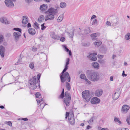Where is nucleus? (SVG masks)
<instances>
[{
  "label": "nucleus",
  "instance_id": "f257e3e1",
  "mask_svg": "<svg viewBox=\"0 0 130 130\" xmlns=\"http://www.w3.org/2000/svg\"><path fill=\"white\" fill-rule=\"evenodd\" d=\"M88 77L89 79L93 82H97L99 80L100 76L99 73L95 71L89 70L88 71Z\"/></svg>",
  "mask_w": 130,
  "mask_h": 130
},
{
  "label": "nucleus",
  "instance_id": "f03ea898",
  "mask_svg": "<svg viewBox=\"0 0 130 130\" xmlns=\"http://www.w3.org/2000/svg\"><path fill=\"white\" fill-rule=\"evenodd\" d=\"M41 74H39L37 75V79L36 76H34L32 79H30L29 81V83L30 88L32 90H34L36 89L37 83L39 84L40 79L41 76Z\"/></svg>",
  "mask_w": 130,
  "mask_h": 130
},
{
  "label": "nucleus",
  "instance_id": "7ed1b4c3",
  "mask_svg": "<svg viewBox=\"0 0 130 130\" xmlns=\"http://www.w3.org/2000/svg\"><path fill=\"white\" fill-rule=\"evenodd\" d=\"M60 9L59 6L56 5L54 6V7H51L48 9L45 12L46 13H51L53 15L56 14H57L58 11Z\"/></svg>",
  "mask_w": 130,
  "mask_h": 130
},
{
  "label": "nucleus",
  "instance_id": "20e7f679",
  "mask_svg": "<svg viewBox=\"0 0 130 130\" xmlns=\"http://www.w3.org/2000/svg\"><path fill=\"white\" fill-rule=\"evenodd\" d=\"M60 77L62 83L64 82L67 79L68 82H70V78L69 73L68 72H66L63 74H60Z\"/></svg>",
  "mask_w": 130,
  "mask_h": 130
},
{
  "label": "nucleus",
  "instance_id": "39448f33",
  "mask_svg": "<svg viewBox=\"0 0 130 130\" xmlns=\"http://www.w3.org/2000/svg\"><path fill=\"white\" fill-rule=\"evenodd\" d=\"M68 117V120L69 123L72 125H74L75 123V120L74 117V114L73 112L71 113H69L68 112L66 113V118Z\"/></svg>",
  "mask_w": 130,
  "mask_h": 130
},
{
  "label": "nucleus",
  "instance_id": "423d86ee",
  "mask_svg": "<svg viewBox=\"0 0 130 130\" xmlns=\"http://www.w3.org/2000/svg\"><path fill=\"white\" fill-rule=\"evenodd\" d=\"M83 98L88 102L89 101L91 98L90 94L89 91L86 90L83 91L82 93Z\"/></svg>",
  "mask_w": 130,
  "mask_h": 130
},
{
  "label": "nucleus",
  "instance_id": "0eeeda50",
  "mask_svg": "<svg viewBox=\"0 0 130 130\" xmlns=\"http://www.w3.org/2000/svg\"><path fill=\"white\" fill-rule=\"evenodd\" d=\"M89 54L90 55L87 56V57L89 58L90 60L93 61H95L97 60V58L94 56L96 55L97 54L96 52L89 53Z\"/></svg>",
  "mask_w": 130,
  "mask_h": 130
},
{
  "label": "nucleus",
  "instance_id": "6e6552de",
  "mask_svg": "<svg viewBox=\"0 0 130 130\" xmlns=\"http://www.w3.org/2000/svg\"><path fill=\"white\" fill-rule=\"evenodd\" d=\"M130 109L129 106L127 105H123L121 109V112L124 114L127 113Z\"/></svg>",
  "mask_w": 130,
  "mask_h": 130
},
{
  "label": "nucleus",
  "instance_id": "1a4fd4ad",
  "mask_svg": "<svg viewBox=\"0 0 130 130\" xmlns=\"http://www.w3.org/2000/svg\"><path fill=\"white\" fill-rule=\"evenodd\" d=\"M5 3L6 6L9 8L13 7L14 6L13 3L10 0H5Z\"/></svg>",
  "mask_w": 130,
  "mask_h": 130
},
{
  "label": "nucleus",
  "instance_id": "9d476101",
  "mask_svg": "<svg viewBox=\"0 0 130 130\" xmlns=\"http://www.w3.org/2000/svg\"><path fill=\"white\" fill-rule=\"evenodd\" d=\"M51 37L53 39L55 40H59L60 37L58 35L56 34L54 32H51L50 34Z\"/></svg>",
  "mask_w": 130,
  "mask_h": 130
},
{
  "label": "nucleus",
  "instance_id": "9b49d317",
  "mask_svg": "<svg viewBox=\"0 0 130 130\" xmlns=\"http://www.w3.org/2000/svg\"><path fill=\"white\" fill-rule=\"evenodd\" d=\"M100 100L97 97H94L91 100V102L92 104H95L99 103Z\"/></svg>",
  "mask_w": 130,
  "mask_h": 130
},
{
  "label": "nucleus",
  "instance_id": "f8f14e48",
  "mask_svg": "<svg viewBox=\"0 0 130 130\" xmlns=\"http://www.w3.org/2000/svg\"><path fill=\"white\" fill-rule=\"evenodd\" d=\"M49 14L45 17V20L46 21L48 20H52L55 17L54 15L51 13Z\"/></svg>",
  "mask_w": 130,
  "mask_h": 130
},
{
  "label": "nucleus",
  "instance_id": "ddd939ff",
  "mask_svg": "<svg viewBox=\"0 0 130 130\" xmlns=\"http://www.w3.org/2000/svg\"><path fill=\"white\" fill-rule=\"evenodd\" d=\"M103 91L101 89H98L95 92V96L99 97L101 96L102 94Z\"/></svg>",
  "mask_w": 130,
  "mask_h": 130
},
{
  "label": "nucleus",
  "instance_id": "4468645a",
  "mask_svg": "<svg viewBox=\"0 0 130 130\" xmlns=\"http://www.w3.org/2000/svg\"><path fill=\"white\" fill-rule=\"evenodd\" d=\"M100 35V34L98 32L91 34V37L93 40H95L97 39L96 37L99 36Z\"/></svg>",
  "mask_w": 130,
  "mask_h": 130
},
{
  "label": "nucleus",
  "instance_id": "2eb2a0df",
  "mask_svg": "<svg viewBox=\"0 0 130 130\" xmlns=\"http://www.w3.org/2000/svg\"><path fill=\"white\" fill-rule=\"evenodd\" d=\"M71 100L70 98H65L63 100V102L67 106H69L70 105V103Z\"/></svg>",
  "mask_w": 130,
  "mask_h": 130
},
{
  "label": "nucleus",
  "instance_id": "dca6fc26",
  "mask_svg": "<svg viewBox=\"0 0 130 130\" xmlns=\"http://www.w3.org/2000/svg\"><path fill=\"white\" fill-rule=\"evenodd\" d=\"M13 34L16 40L17 41L19 37L21 36V34L20 32L17 31L14 32Z\"/></svg>",
  "mask_w": 130,
  "mask_h": 130
},
{
  "label": "nucleus",
  "instance_id": "f3484780",
  "mask_svg": "<svg viewBox=\"0 0 130 130\" xmlns=\"http://www.w3.org/2000/svg\"><path fill=\"white\" fill-rule=\"evenodd\" d=\"M120 95L119 92H116L112 95V98L113 100H116L118 99Z\"/></svg>",
  "mask_w": 130,
  "mask_h": 130
},
{
  "label": "nucleus",
  "instance_id": "a211bd4d",
  "mask_svg": "<svg viewBox=\"0 0 130 130\" xmlns=\"http://www.w3.org/2000/svg\"><path fill=\"white\" fill-rule=\"evenodd\" d=\"M0 21L1 22L6 24H9V22L8 21L7 19L4 17H2L0 18Z\"/></svg>",
  "mask_w": 130,
  "mask_h": 130
},
{
  "label": "nucleus",
  "instance_id": "6ab92c4d",
  "mask_svg": "<svg viewBox=\"0 0 130 130\" xmlns=\"http://www.w3.org/2000/svg\"><path fill=\"white\" fill-rule=\"evenodd\" d=\"M28 31L29 33L32 36L34 35L36 33L35 29L32 28H30L29 29Z\"/></svg>",
  "mask_w": 130,
  "mask_h": 130
},
{
  "label": "nucleus",
  "instance_id": "aec40b11",
  "mask_svg": "<svg viewBox=\"0 0 130 130\" xmlns=\"http://www.w3.org/2000/svg\"><path fill=\"white\" fill-rule=\"evenodd\" d=\"M92 65L94 69H98L99 68V64L96 62H94L92 63Z\"/></svg>",
  "mask_w": 130,
  "mask_h": 130
},
{
  "label": "nucleus",
  "instance_id": "412c9836",
  "mask_svg": "<svg viewBox=\"0 0 130 130\" xmlns=\"http://www.w3.org/2000/svg\"><path fill=\"white\" fill-rule=\"evenodd\" d=\"M47 5L43 4L41 5L40 7V10L42 11H44L47 9Z\"/></svg>",
  "mask_w": 130,
  "mask_h": 130
},
{
  "label": "nucleus",
  "instance_id": "4be33fe9",
  "mask_svg": "<svg viewBox=\"0 0 130 130\" xmlns=\"http://www.w3.org/2000/svg\"><path fill=\"white\" fill-rule=\"evenodd\" d=\"M102 43L101 41L99 40H96L95 42L94 43V45L95 46H99Z\"/></svg>",
  "mask_w": 130,
  "mask_h": 130
},
{
  "label": "nucleus",
  "instance_id": "5701e85b",
  "mask_svg": "<svg viewBox=\"0 0 130 130\" xmlns=\"http://www.w3.org/2000/svg\"><path fill=\"white\" fill-rule=\"evenodd\" d=\"M23 20L22 22L24 24H26L28 21V18L25 16H24L23 17Z\"/></svg>",
  "mask_w": 130,
  "mask_h": 130
},
{
  "label": "nucleus",
  "instance_id": "b1692460",
  "mask_svg": "<svg viewBox=\"0 0 130 130\" xmlns=\"http://www.w3.org/2000/svg\"><path fill=\"white\" fill-rule=\"evenodd\" d=\"M66 6V4L64 2H61L60 4V7L62 8H65Z\"/></svg>",
  "mask_w": 130,
  "mask_h": 130
},
{
  "label": "nucleus",
  "instance_id": "393cba45",
  "mask_svg": "<svg viewBox=\"0 0 130 130\" xmlns=\"http://www.w3.org/2000/svg\"><path fill=\"white\" fill-rule=\"evenodd\" d=\"M63 14L61 15L58 17L57 21L58 22H61L63 20Z\"/></svg>",
  "mask_w": 130,
  "mask_h": 130
},
{
  "label": "nucleus",
  "instance_id": "a878e982",
  "mask_svg": "<svg viewBox=\"0 0 130 130\" xmlns=\"http://www.w3.org/2000/svg\"><path fill=\"white\" fill-rule=\"evenodd\" d=\"M5 49H0V54L3 58L4 56V53Z\"/></svg>",
  "mask_w": 130,
  "mask_h": 130
},
{
  "label": "nucleus",
  "instance_id": "bb28decb",
  "mask_svg": "<svg viewBox=\"0 0 130 130\" xmlns=\"http://www.w3.org/2000/svg\"><path fill=\"white\" fill-rule=\"evenodd\" d=\"M90 32V30L89 27L86 28L85 30V32L86 34L89 33Z\"/></svg>",
  "mask_w": 130,
  "mask_h": 130
},
{
  "label": "nucleus",
  "instance_id": "cd10ccee",
  "mask_svg": "<svg viewBox=\"0 0 130 130\" xmlns=\"http://www.w3.org/2000/svg\"><path fill=\"white\" fill-rule=\"evenodd\" d=\"M125 38L126 40H128L130 39V33H128L126 35Z\"/></svg>",
  "mask_w": 130,
  "mask_h": 130
},
{
  "label": "nucleus",
  "instance_id": "c85d7f7f",
  "mask_svg": "<svg viewBox=\"0 0 130 130\" xmlns=\"http://www.w3.org/2000/svg\"><path fill=\"white\" fill-rule=\"evenodd\" d=\"M66 88L67 90L69 91L71 88V85L68 82L66 83Z\"/></svg>",
  "mask_w": 130,
  "mask_h": 130
},
{
  "label": "nucleus",
  "instance_id": "c756f323",
  "mask_svg": "<svg viewBox=\"0 0 130 130\" xmlns=\"http://www.w3.org/2000/svg\"><path fill=\"white\" fill-rule=\"evenodd\" d=\"M65 98H70L71 99V97L70 94L68 92H66L65 93Z\"/></svg>",
  "mask_w": 130,
  "mask_h": 130
},
{
  "label": "nucleus",
  "instance_id": "7c9ffc66",
  "mask_svg": "<svg viewBox=\"0 0 130 130\" xmlns=\"http://www.w3.org/2000/svg\"><path fill=\"white\" fill-rule=\"evenodd\" d=\"M80 78L85 80L86 78V77L85 75L84 74H82L80 76Z\"/></svg>",
  "mask_w": 130,
  "mask_h": 130
},
{
  "label": "nucleus",
  "instance_id": "2f4dec72",
  "mask_svg": "<svg viewBox=\"0 0 130 130\" xmlns=\"http://www.w3.org/2000/svg\"><path fill=\"white\" fill-rule=\"evenodd\" d=\"M4 39V37L3 35H0V44L3 42Z\"/></svg>",
  "mask_w": 130,
  "mask_h": 130
},
{
  "label": "nucleus",
  "instance_id": "473e14b6",
  "mask_svg": "<svg viewBox=\"0 0 130 130\" xmlns=\"http://www.w3.org/2000/svg\"><path fill=\"white\" fill-rule=\"evenodd\" d=\"M44 17L43 15H41L40 17L38 18V21L40 22H41L44 19Z\"/></svg>",
  "mask_w": 130,
  "mask_h": 130
},
{
  "label": "nucleus",
  "instance_id": "72a5a7b5",
  "mask_svg": "<svg viewBox=\"0 0 130 130\" xmlns=\"http://www.w3.org/2000/svg\"><path fill=\"white\" fill-rule=\"evenodd\" d=\"M34 28L36 29H38L39 28V24L37 23H34Z\"/></svg>",
  "mask_w": 130,
  "mask_h": 130
},
{
  "label": "nucleus",
  "instance_id": "f704fd0d",
  "mask_svg": "<svg viewBox=\"0 0 130 130\" xmlns=\"http://www.w3.org/2000/svg\"><path fill=\"white\" fill-rule=\"evenodd\" d=\"M126 120L128 124L130 125V114L128 117H127Z\"/></svg>",
  "mask_w": 130,
  "mask_h": 130
},
{
  "label": "nucleus",
  "instance_id": "c9c22d12",
  "mask_svg": "<svg viewBox=\"0 0 130 130\" xmlns=\"http://www.w3.org/2000/svg\"><path fill=\"white\" fill-rule=\"evenodd\" d=\"M94 119V117H92L88 121V123L90 124H91L93 122V120Z\"/></svg>",
  "mask_w": 130,
  "mask_h": 130
},
{
  "label": "nucleus",
  "instance_id": "e433bc0d",
  "mask_svg": "<svg viewBox=\"0 0 130 130\" xmlns=\"http://www.w3.org/2000/svg\"><path fill=\"white\" fill-rule=\"evenodd\" d=\"M116 19H115L111 21V22L112 23V25L113 26L116 25V24H117V21H116L115 22V20H116Z\"/></svg>",
  "mask_w": 130,
  "mask_h": 130
},
{
  "label": "nucleus",
  "instance_id": "4c0bfd02",
  "mask_svg": "<svg viewBox=\"0 0 130 130\" xmlns=\"http://www.w3.org/2000/svg\"><path fill=\"white\" fill-rule=\"evenodd\" d=\"M29 67L31 69H33L34 67V63L33 62H30L29 65Z\"/></svg>",
  "mask_w": 130,
  "mask_h": 130
},
{
  "label": "nucleus",
  "instance_id": "58836bf2",
  "mask_svg": "<svg viewBox=\"0 0 130 130\" xmlns=\"http://www.w3.org/2000/svg\"><path fill=\"white\" fill-rule=\"evenodd\" d=\"M13 30L18 31H19V32H20V33H21V29L19 28H13Z\"/></svg>",
  "mask_w": 130,
  "mask_h": 130
},
{
  "label": "nucleus",
  "instance_id": "ea45409f",
  "mask_svg": "<svg viewBox=\"0 0 130 130\" xmlns=\"http://www.w3.org/2000/svg\"><path fill=\"white\" fill-rule=\"evenodd\" d=\"M70 60V59L69 58H68L66 59L65 66H68V65L69 64Z\"/></svg>",
  "mask_w": 130,
  "mask_h": 130
},
{
  "label": "nucleus",
  "instance_id": "a19ab883",
  "mask_svg": "<svg viewBox=\"0 0 130 130\" xmlns=\"http://www.w3.org/2000/svg\"><path fill=\"white\" fill-rule=\"evenodd\" d=\"M68 68V66H65V68H64L62 72L60 74H63V73H64V72H65L67 70V69Z\"/></svg>",
  "mask_w": 130,
  "mask_h": 130
},
{
  "label": "nucleus",
  "instance_id": "79ce46f5",
  "mask_svg": "<svg viewBox=\"0 0 130 130\" xmlns=\"http://www.w3.org/2000/svg\"><path fill=\"white\" fill-rule=\"evenodd\" d=\"M98 23L97 20L96 19H95L92 22V25H94Z\"/></svg>",
  "mask_w": 130,
  "mask_h": 130
},
{
  "label": "nucleus",
  "instance_id": "37998d69",
  "mask_svg": "<svg viewBox=\"0 0 130 130\" xmlns=\"http://www.w3.org/2000/svg\"><path fill=\"white\" fill-rule=\"evenodd\" d=\"M74 31H73L71 33L69 32H67L68 35H69L70 37L71 38H72L74 36Z\"/></svg>",
  "mask_w": 130,
  "mask_h": 130
},
{
  "label": "nucleus",
  "instance_id": "c03bdc74",
  "mask_svg": "<svg viewBox=\"0 0 130 130\" xmlns=\"http://www.w3.org/2000/svg\"><path fill=\"white\" fill-rule=\"evenodd\" d=\"M114 120L115 122H117L120 124H121V122L117 118H115Z\"/></svg>",
  "mask_w": 130,
  "mask_h": 130
},
{
  "label": "nucleus",
  "instance_id": "a18cd8bd",
  "mask_svg": "<svg viewBox=\"0 0 130 130\" xmlns=\"http://www.w3.org/2000/svg\"><path fill=\"white\" fill-rule=\"evenodd\" d=\"M85 80L86 82V84H87L89 85L91 84V82L86 78Z\"/></svg>",
  "mask_w": 130,
  "mask_h": 130
},
{
  "label": "nucleus",
  "instance_id": "49530a36",
  "mask_svg": "<svg viewBox=\"0 0 130 130\" xmlns=\"http://www.w3.org/2000/svg\"><path fill=\"white\" fill-rule=\"evenodd\" d=\"M5 124H7L9 125L10 126H12V123L10 121H5Z\"/></svg>",
  "mask_w": 130,
  "mask_h": 130
},
{
  "label": "nucleus",
  "instance_id": "de8ad7c7",
  "mask_svg": "<svg viewBox=\"0 0 130 130\" xmlns=\"http://www.w3.org/2000/svg\"><path fill=\"white\" fill-rule=\"evenodd\" d=\"M44 23L42 24L41 25V29L42 30H43L45 29L46 28V27L44 26Z\"/></svg>",
  "mask_w": 130,
  "mask_h": 130
},
{
  "label": "nucleus",
  "instance_id": "09e8293b",
  "mask_svg": "<svg viewBox=\"0 0 130 130\" xmlns=\"http://www.w3.org/2000/svg\"><path fill=\"white\" fill-rule=\"evenodd\" d=\"M117 130H129L127 128H119L117 129Z\"/></svg>",
  "mask_w": 130,
  "mask_h": 130
},
{
  "label": "nucleus",
  "instance_id": "8fccbe9b",
  "mask_svg": "<svg viewBox=\"0 0 130 130\" xmlns=\"http://www.w3.org/2000/svg\"><path fill=\"white\" fill-rule=\"evenodd\" d=\"M65 51L67 52H69V54L70 56H71L72 53L70 50H69V49H65Z\"/></svg>",
  "mask_w": 130,
  "mask_h": 130
},
{
  "label": "nucleus",
  "instance_id": "3c124183",
  "mask_svg": "<svg viewBox=\"0 0 130 130\" xmlns=\"http://www.w3.org/2000/svg\"><path fill=\"white\" fill-rule=\"evenodd\" d=\"M45 105L46 104L44 103H42L40 104V106L42 108V109H43Z\"/></svg>",
  "mask_w": 130,
  "mask_h": 130
},
{
  "label": "nucleus",
  "instance_id": "603ef678",
  "mask_svg": "<svg viewBox=\"0 0 130 130\" xmlns=\"http://www.w3.org/2000/svg\"><path fill=\"white\" fill-rule=\"evenodd\" d=\"M41 96V94L39 92H37L36 94V98H38L39 96Z\"/></svg>",
  "mask_w": 130,
  "mask_h": 130
},
{
  "label": "nucleus",
  "instance_id": "864d4df0",
  "mask_svg": "<svg viewBox=\"0 0 130 130\" xmlns=\"http://www.w3.org/2000/svg\"><path fill=\"white\" fill-rule=\"evenodd\" d=\"M106 25L108 26H111V23L109 21H107V22H106Z\"/></svg>",
  "mask_w": 130,
  "mask_h": 130
},
{
  "label": "nucleus",
  "instance_id": "5fc2aeb1",
  "mask_svg": "<svg viewBox=\"0 0 130 130\" xmlns=\"http://www.w3.org/2000/svg\"><path fill=\"white\" fill-rule=\"evenodd\" d=\"M43 99H41L40 100H36V101L39 104L40 102H41L42 101H43Z\"/></svg>",
  "mask_w": 130,
  "mask_h": 130
},
{
  "label": "nucleus",
  "instance_id": "6e6d98bb",
  "mask_svg": "<svg viewBox=\"0 0 130 130\" xmlns=\"http://www.w3.org/2000/svg\"><path fill=\"white\" fill-rule=\"evenodd\" d=\"M60 40L61 42H63L65 40V39L64 37H62L60 39Z\"/></svg>",
  "mask_w": 130,
  "mask_h": 130
},
{
  "label": "nucleus",
  "instance_id": "4d7b16f0",
  "mask_svg": "<svg viewBox=\"0 0 130 130\" xmlns=\"http://www.w3.org/2000/svg\"><path fill=\"white\" fill-rule=\"evenodd\" d=\"M97 57L101 59L103 57V55H98L97 56Z\"/></svg>",
  "mask_w": 130,
  "mask_h": 130
},
{
  "label": "nucleus",
  "instance_id": "13d9d810",
  "mask_svg": "<svg viewBox=\"0 0 130 130\" xmlns=\"http://www.w3.org/2000/svg\"><path fill=\"white\" fill-rule=\"evenodd\" d=\"M98 62L101 63H103L104 62V61L103 60H100L98 61Z\"/></svg>",
  "mask_w": 130,
  "mask_h": 130
},
{
  "label": "nucleus",
  "instance_id": "bf43d9fd",
  "mask_svg": "<svg viewBox=\"0 0 130 130\" xmlns=\"http://www.w3.org/2000/svg\"><path fill=\"white\" fill-rule=\"evenodd\" d=\"M21 58L19 59L18 60V64H20L21 63Z\"/></svg>",
  "mask_w": 130,
  "mask_h": 130
},
{
  "label": "nucleus",
  "instance_id": "052dcab7",
  "mask_svg": "<svg viewBox=\"0 0 130 130\" xmlns=\"http://www.w3.org/2000/svg\"><path fill=\"white\" fill-rule=\"evenodd\" d=\"M122 76H123V77H124V76H127V74H125L124 73V71H123V73H122Z\"/></svg>",
  "mask_w": 130,
  "mask_h": 130
},
{
  "label": "nucleus",
  "instance_id": "680f3d73",
  "mask_svg": "<svg viewBox=\"0 0 130 130\" xmlns=\"http://www.w3.org/2000/svg\"><path fill=\"white\" fill-rule=\"evenodd\" d=\"M64 94L61 93V94L60 95V97L62 99H63L64 97Z\"/></svg>",
  "mask_w": 130,
  "mask_h": 130
},
{
  "label": "nucleus",
  "instance_id": "e2e57ef3",
  "mask_svg": "<svg viewBox=\"0 0 130 130\" xmlns=\"http://www.w3.org/2000/svg\"><path fill=\"white\" fill-rule=\"evenodd\" d=\"M62 48L64 49H68L67 47V46L65 45H62Z\"/></svg>",
  "mask_w": 130,
  "mask_h": 130
},
{
  "label": "nucleus",
  "instance_id": "0e129e2a",
  "mask_svg": "<svg viewBox=\"0 0 130 130\" xmlns=\"http://www.w3.org/2000/svg\"><path fill=\"white\" fill-rule=\"evenodd\" d=\"M110 81H112L113 80V77L112 76H111L110 77Z\"/></svg>",
  "mask_w": 130,
  "mask_h": 130
},
{
  "label": "nucleus",
  "instance_id": "69168bd1",
  "mask_svg": "<svg viewBox=\"0 0 130 130\" xmlns=\"http://www.w3.org/2000/svg\"><path fill=\"white\" fill-rule=\"evenodd\" d=\"M96 17V16L95 15H93L91 18V19H93L94 18H95Z\"/></svg>",
  "mask_w": 130,
  "mask_h": 130
},
{
  "label": "nucleus",
  "instance_id": "338daca9",
  "mask_svg": "<svg viewBox=\"0 0 130 130\" xmlns=\"http://www.w3.org/2000/svg\"><path fill=\"white\" fill-rule=\"evenodd\" d=\"M22 120L25 121H27L28 119L27 118H23L22 119Z\"/></svg>",
  "mask_w": 130,
  "mask_h": 130
},
{
  "label": "nucleus",
  "instance_id": "774afa93",
  "mask_svg": "<svg viewBox=\"0 0 130 130\" xmlns=\"http://www.w3.org/2000/svg\"><path fill=\"white\" fill-rule=\"evenodd\" d=\"M91 127L89 125H88L87 127V129H89L90 128H91Z\"/></svg>",
  "mask_w": 130,
  "mask_h": 130
}]
</instances>
